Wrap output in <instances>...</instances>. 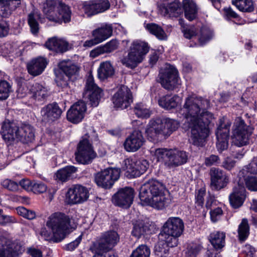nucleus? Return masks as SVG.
<instances>
[{"mask_svg": "<svg viewBox=\"0 0 257 257\" xmlns=\"http://www.w3.org/2000/svg\"><path fill=\"white\" fill-rule=\"evenodd\" d=\"M210 106L208 99L189 95L185 98L179 114L185 119V124L191 128V138L194 145L202 146L208 137V125L213 118L211 113L207 110Z\"/></svg>", "mask_w": 257, "mask_h": 257, "instance_id": "nucleus-1", "label": "nucleus"}, {"mask_svg": "<svg viewBox=\"0 0 257 257\" xmlns=\"http://www.w3.org/2000/svg\"><path fill=\"white\" fill-rule=\"evenodd\" d=\"M139 196L142 202L157 209L164 208L168 203L165 186L155 179H150L141 186Z\"/></svg>", "mask_w": 257, "mask_h": 257, "instance_id": "nucleus-2", "label": "nucleus"}, {"mask_svg": "<svg viewBox=\"0 0 257 257\" xmlns=\"http://www.w3.org/2000/svg\"><path fill=\"white\" fill-rule=\"evenodd\" d=\"M47 226L52 230L54 241L58 242L62 240L68 233L76 228L77 223L69 216L57 212L49 216Z\"/></svg>", "mask_w": 257, "mask_h": 257, "instance_id": "nucleus-3", "label": "nucleus"}, {"mask_svg": "<svg viewBox=\"0 0 257 257\" xmlns=\"http://www.w3.org/2000/svg\"><path fill=\"white\" fill-rule=\"evenodd\" d=\"M179 125L176 120L169 118H158L150 121L145 132L150 141H161L170 136Z\"/></svg>", "mask_w": 257, "mask_h": 257, "instance_id": "nucleus-4", "label": "nucleus"}, {"mask_svg": "<svg viewBox=\"0 0 257 257\" xmlns=\"http://www.w3.org/2000/svg\"><path fill=\"white\" fill-rule=\"evenodd\" d=\"M151 154L158 161L163 162L168 169H173L182 165L188 160L186 152L177 149H155L151 150Z\"/></svg>", "mask_w": 257, "mask_h": 257, "instance_id": "nucleus-5", "label": "nucleus"}, {"mask_svg": "<svg viewBox=\"0 0 257 257\" xmlns=\"http://www.w3.org/2000/svg\"><path fill=\"white\" fill-rule=\"evenodd\" d=\"M42 11L49 21L56 23H68L71 20L69 7L61 2L58 4L56 0H46Z\"/></svg>", "mask_w": 257, "mask_h": 257, "instance_id": "nucleus-6", "label": "nucleus"}, {"mask_svg": "<svg viewBox=\"0 0 257 257\" xmlns=\"http://www.w3.org/2000/svg\"><path fill=\"white\" fill-rule=\"evenodd\" d=\"M97 140V136L94 130H90L83 136L77 146L75 153L76 161L82 164H88L96 158L97 155L92 146L93 141Z\"/></svg>", "mask_w": 257, "mask_h": 257, "instance_id": "nucleus-7", "label": "nucleus"}, {"mask_svg": "<svg viewBox=\"0 0 257 257\" xmlns=\"http://www.w3.org/2000/svg\"><path fill=\"white\" fill-rule=\"evenodd\" d=\"M149 49L147 43L140 40L134 41L130 47L127 55L124 57L121 62L125 66L134 68L143 60Z\"/></svg>", "mask_w": 257, "mask_h": 257, "instance_id": "nucleus-8", "label": "nucleus"}, {"mask_svg": "<svg viewBox=\"0 0 257 257\" xmlns=\"http://www.w3.org/2000/svg\"><path fill=\"white\" fill-rule=\"evenodd\" d=\"M253 128L245 124L240 117L235 118L232 128V139L234 145L241 147L248 144L249 139L253 132Z\"/></svg>", "mask_w": 257, "mask_h": 257, "instance_id": "nucleus-9", "label": "nucleus"}, {"mask_svg": "<svg viewBox=\"0 0 257 257\" xmlns=\"http://www.w3.org/2000/svg\"><path fill=\"white\" fill-rule=\"evenodd\" d=\"M157 81L168 90H172L181 84L177 70L169 64H166L160 70Z\"/></svg>", "mask_w": 257, "mask_h": 257, "instance_id": "nucleus-10", "label": "nucleus"}, {"mask_svg": "<svg viewBox=\"0 0 257 257\" xmlns=\"http://www.w3.org/2000/svg\"><path fill=\"white\" fill-rule=\"evenodd\" d=\"M3 137L8 145H11L20 142V125L10 120H5L2 125Z\"/></svg>", "mask_w": 257, "mask_h": 257, "instance_id": "nucleus-11", "label": "nucleus"}, {"mask_svg": "<svg viewBox=\"0 0 257 257\" xmlns=\"http://www.w3.org/2000/svg\"><path fill=\"white\" fill-rule=\"evenodd\" d=\"M120 176V170L115 168H107L96 174L95 181L102 188L109 189Z\"/></svg>", "mask_w": 257, "mask_h": 257, "instance_id": "nucleus-12", "label": "nucleus"}, {"mask_svg": "<svg viewBox=\"0 0 257 257\" xmlns=\"http://www.w3.org/2000/svg\"><path fill=\"white\" fill-rule=\"evenodd\" d=\"M231 122L224 118H220L216 129V147L220 152L227 149Z\"/></svg>", "mask_w": 257, "mask_h": 257, "instance_id": "nucleus-13", "label": "nucleus"}, {"mask_svg": "<svg viewBox=\"0 0 257 257\" xmlns=\"http://www.w3.org/2000/svg\"><path fill=\"white\" fill-rule=\"evenodd\" d=\"M89 196V190L86 187L76 184L68 189L65 200L67 204L70 205L80 204L86 201Z\"/></svg>", "mask_w": 257, "mask_h": 257, "instance_id": "nucleus-14", "label": "nucleus"}, {"mask_svg": "<svg viewBox=\"0 0 257 257\" xmlns=\"http://www.w3.org/2000/svg\"><path fill=\"white\" fill-rule=\"evenodd\" d=\"M119 240V236L115 231H107L102 233L99 238L94 243V247L98 251L108 252L117 244Z\"/></svg>", "mask_w": 257, "mask_h": 257, "instance_id": "nucleus-15", "label": "nucleus"}, {"mask_svg": "<svg viewBox=\"0 0 257 257\" xmlns=\"http://www.w3.org/2000/svg\"><path fill=\"white\" fill-rule=\"evenodd\" d=\"M23 251L20 243L0 237V257H18Z\"/></svg>", "mask_w": 257, "mask_h": 257, "instance_id": "nucleus-16", "label": "nucleus"}, {"mask_svg": "<svg viewBox=\"0 0 257 257\" xmlns=\"http://www.w3.org/2000/svg\"><path fill=\"white\" fill-rule=\"evenodd\" d=\"M82 8L84 13L90 17L108 10L110 3L109 0H91L84 2Z\"/></svg>", "mask_w": 257, "mask_h": 257, "instance_id": "nucleus-17", "label": "nucleus"}, {"mask_svg": "<svg viewBox=\"0 0 257 257\" xmlns=\"http://www.w3.org/2000/svg\"><path fill=\"white\" fill-rule=\"evenodd\" d=\"M114 107L121 109L127 108L133 102V96L130 89L126 86H121L112 98Z\"/></svg>", "mask_w": 257, "mask_h": 257, "instance_id": "nucleus-18", "label": "nucleus"}, {"mask_svg": "<svg viewBox=\"0 0 257 257\" xmlns=\"http://www.w3.org/2000/svg\"><path fill=\"white\" fill-rule=\"evenodd\" d=\"M145 142L142 132L135 130L126 138L123 145L126 152H136L144 145Z\"/></svg>", "mask_w": 257, "mask_h": 257, "instance_id": "nucleus-19", "label": "nucleus"}, {"mask_svg": "<svg viewBox=\"0 0 257 257\" xmlns=\"http://www.w3.org/2000/svg\"><path fill=\"white\" fill-rule=\"evenodd\" d=\"M134 197V190L131 188L125 187L119 190L113 195L112 201L115 205L127 208L132 204Z\"/></svg>", "mask_w": 257, "mask_h": 257, "instance_id": "nucleus-20", "label": "nucleus"}, {"mask_svg": "<svg viewBox=\"0 0 257 257\" xmlns=\"http://www.w3.org/2000/svg\"><path fill=\"white\" fill-rule=\"evenodd\" d=\"M211 186L215 190H219L225 187L229 182L226 173L222 170L213 167L210 170Z\"/></svg>", "mask_w": 257, "mask_h": 257, "instance_id": "nucleus-21", "label": "nucleus"}, {"mask_svg": "<svg viewBox=\"0 0 257 257\" xmlns=\"http://www.w3.org/2000/svg\"><path fill=\"white\" fill-rule=\"evenodd\" d=\"M85 92L88 93L92 106H97L102 96V90L94 82L93 78L89 75L86 80Z\"/></svg>", "mask_w": 257, "mask_h": 257, "instance_id": "nucleus-22", "label": "nucleus"}, {"mask_svg": "<svg viewBox=\"0 0 257 257\" xmlns=\"http://www.w3.org/2000/svg\"><path fill=\"white\" fill-rule=\"evenodd\" d=\"M184 224L183 221L178 217H169L164 223L163 231L168 234L180 236L184 231Z\"/></svg>", "mask_w": 257, "mask_h": 257, "instance_id": "nucleus-23", "label": "nucleus"}, {"mask_svg": "<svg viewBox=\"0 0 257 257\" xmlns=\"http://www.w3.org/2000/svg\"><path fill=\"white\" fill-rule=\"evenodd\" d=\"M245 189L243 183L240 181L233 188L232 192L229 196L231 206L238 208L241 206L246 198Z\"/></svg>", "mask_w": 257, "mask_h": 257, "instance_id": "nucleus-24", "label": "nucleus"}, {"mask_svg": "<svg viewBox=\"0 0 257 257\" xmlns=\"http://www.w3.org/2000/svg\"><path fill=\"white\" fill-rule=\"evenodd\" d=\"M62 113V110L56 102L48 104L41 109L42 120L45 122L53 121L59 118Z\"/></svg>", "mask_w": 257, "mask_h": 257, "instance_id": "nucleus-25", "label": "nucleus"}, {"mask_svg": "<svg viewBox=\"0 0 257 257\" xmlns=\"http://www.w3.org/2000/svg\"><path fill=\"white\" fill-rule=\"evenodd\" d=\"M86 110L85 103L82 101H79L74 103L68 110L67 113V118L70 122L77 123L83 118Z\"/></svg>", "mask_w": 257, "mask_h": 257, "instance_id": "nucleus-26", "label": "nucleus"}, {"mask_svg": "<svg viewBox=\"0 0 257 257\" xmlns=\"http://www.w3.org/2000/svg\"><path fill=\"white\" fill-rule=\"evenodd\" d=\"M47 65V60L44 57L34 59L27 64L28 72L34 76L39 75L43 72Z\"/></svg>", "mask_w": 257, "mask_h": 257, "instance_id": "nucleus-27", "label": "nucleus"}, {"mask_svg": "<svg viewBox=\"0 0 257 257\" xmlns=\"http://www.w3.org/2000/svg\"><path fill=\"white\" fill-rule=\"evenodd\" d=\"M59 67L60 69L69 79L75 78L79 74L80 67L75 63L71 60L61 61Z\"/></svg>", "mask_w": 257, "mask_h": 257, "instance_id": "nucleus-28", "label": "nucleus"}, {"mask_svg": "<svg viewBox=\"0 0 257 257\" xmlns=\"http://www.w3.org/2000/svg\"><path fill=\"white\" fill-rule=\"evenodd\" d=\"M21 4V0H0V16L8 18Z\"/></svg>", "mask_w": 257, "mask_h": 257, "instance_id": "nucleus-29", "label": "nucleus"}, {"mask_svg": "<svg viewBox=\"0 0 257 257\" xmlns=\"http://www.w3.org/2000/svg\"><path fill=\"white\" fill-rule=\"evenodd\" d=\"M29 92L35 100L42 101L45 100L48 96L47 88L39 83H34L31 85Z\"/></svg>", "mask_w": 257, "mask_h": 257, "instance_id": "nucleus-30", "label": "nucleus"}, {"mask_svg": "<svg viewBox=\"0 0 257 257\" xmlns=\"http://www.w3.org/2000/svg\"><path fill=\"white\" fill-rule=\"evenodd\" d=\"M20 142L23 143L32 142L35 139V129L29 123L20 125Z\"/></svg>", "mask_w": 257, "mask_h": 257, "instance_id": "nucleus-31", "label": "nucleus"}, {"mask_svg": "<svg viewBox=\"0 0 257 257\" xmlns=\"http://www.w3.org/2000/svg\"><path fill=\"white\" fill-rule=\"evenodd\" d=\"M161 10L164 13V16L169 15L170 17H178L183 14L182 5L178 2H174L161 6Z\"/></svg>", "mask_w": 257, "mask_h": 257, "instance_id": "nucleus-32", "label": "nucleus"}, {"mask_svg": "<svg viewBox=\"0 0 257 257\" xmlns=\"http://www.w3.org/2000/svg\"><path fill=\"white\" fill-rule=\"evenodd\" d=\"M137 161L135 158L125 159L122 164V169L126 171V175L130 178L139 176V169L137 168Z\"/></svg>", "mask_w": 257, "mask_h": 257, "instance_id": "nucleus-33", "label": "nucleus"}, {"mask_svg": "<svg viewBox=\"0 0 257 257\" xmlns=\"http://www.w3.org/2000/svg\"><path fill=\"white\" fill-rule=\"evenodd\" d=\"M183 7L185 17L188 20L192 21L197 18L198 8L193 1L183 0Z\"/></svg>", "mask_w": 257, "mask_h": 257, "instance_id": "nucleus-34", "label": "nucleus"}, {"mask_svg": "<svg viewBox=\"0 0 257 257\" xmlns=\"http://www.w3.org/2000/svg\"><path fill=\"white\" fill-rule=\"evenodd\" d=\"M112 33V28L110 25L105 24L93 31L92 36L96 38L100 43L109 37Z\"/></svg>", "mask_w": 257, "mask_h": 257, "instance_id": "nucleus-35", "label": "nucleus"}, {"mask_svg": "<svg viewBox=\"0 0 257 257\" xmlns=\"http://www.w3.org/2000/svg\"><path fill=\"white\" fill-rule=\"evenodd\" d=\"M98 77L102 80L112 77L114 74V69L109 61L100 63L97 70Z\"/></svg>", "mask_w": 257, "mask_h": 257, "instance_id": "nucleus-36", "label": "nucleus"}, {"mask_svg": "<svg viewBox=\"0 0 257 257\" xmlns=\"http://www.w3.org/2000/svg\"><path fill=\"white\" fill-rule=\"evenodd\" d=\"M225 233L220 231H214L210 234L209 241L216 250L221 249L225 244Z\"/></svg>", "mask_w": 257, "mask_h": 257, "instance_id": "nucleus-37", "label": "nucleus"}, {"mask_svg": "<svg viewBox=\"0 0 257 257\" xmlns=\"http://www.w3.org/2000/svg\"><path fill=\"white\" fill-rule=\"evenodd\" d=\"M180 98L178 95L171 96L165 95L161 97L158 100L159 105L166 109L175 108L179 103Z\"/></svg>", "mask_w": 257, "mask_h": 257, "instance_id": "nucleus-38", "label": "nucleus"}, {"mask_svg": "<svg viewBox=\"0 0 257 257\" xmlns=\"http://www.w3.org/2000/svg\"><path fill=\"white\" fill-rule=\"evenodd\" d=\"M77 171V168L73 166H68L57 171L55 174L56 180L66 182Z\"/></svg>", "mask_w": 257, "mask_h": 257, "instance_id": "nucleus-39", "label": "nucleus"}, {"mask_svg": "<svg viewBox=\"0 0 257 257\" xmlns=\"http://www.w3.org/2000/svg\"><path fill=\"white\" fill-rule=\"evenodd\" d=\"M149 231V224L143 220H138L134 223L132 234L134 237L139 238L141 236L147 233Z\"/></svg>", "mask_w": 257, "mask_h": 257, "instance_id": "nucleus-40", "label": "nucleus"}, {"mask_svg": "<svg viewBox=\"0 0 257 257\" xmlns=\"http://www.w3.org/2000/svg\"><path fill=\"white\" fill-rule=\"evenodd\" d=\"M145 28L151 34L155 36L158 39L164 40L167 39L166 34L159 25L155 23H149L146 25Z\"/></svg>", "mask_w": 257, "mask_h": 257, "instance_id": "nucleus-41", "label": "nucleus"}, {"mask_svg": "<svg viewBox=\"0 0 257 257\" xmlns=\"http://www.w3.org/2000/svg\"><path fill=\"white\" fill-rule=\"evenodd\" d=\"M232 3L242 12L250 13L254 10L252 0H233Z\"/></svg>", "mask_w": 257, "mask_h": 257, "instance_id": "nucleus-42", "label": "nucleus"}, {"mask_svg": "<svg viewBox=\"0 0 257 257\" xmlns=\"http://www.w3.org/2000/svg\"><path fill=\"white\" fill-rule=\"evenodd\" d=\"M180 236H175L172 234H168L165 233L164 231L159 234V237L160 240L165 242V245L167 247H173L176 246L178 244V237ZM163 245L164 244H162Z\"/></svg>", "mask_w": 257, "mask_h": 257, "instance_id": "nucleus-43", "label": "nucleus"}, {"mask_svg": "<svg viewBox=\"0 0 257 257\" xmlns=\"http://www.w3.org/2000/svg\"><path fill=\"white\" fill-rule=\"evenodd\" d=\"M249 227L247 219L243 218L238 228L239 240L244 241L249 235Z\"/></svg>", "mask_w": 257, "mask_h": 257, "instance_id": "nucleus-44", "label": "nucleus"}, {"mask_svg": "<svg viewBox=\"0 0 257 257\" xmlns=\"http://www.w3.org/2000/svg\"><path fill=\"white\" fill-rule=\"evenodd\" d=\"M40 19V15L37 13L32 12L28 15V22L33 34H37L39 30L38 20Z\"/></svg>", "mask_w": 257, "mask_h": 257, "instance_id": "nucleus-45", "label": "nucleus"}, {"mask_svg": "<svg viewBox=\"0 0 257 257\" xmlns=\"http://www.w3.org/2000/svg\"><path fill=\"white\" fill-rule=\"evenodd\" d=\"M12 91V85L7 81L0 80V101L7 99Z\"/></svg>", "mask_w": 257, "mask_h": 257, "instance_id": "nucleus-46", "label": "nucleus"}, {"mask_svg": "<svg viewBox=\"0 0 257 257\" xmlns=\"http://www.w3.org/2000/svg\"><path fill=\"white\" fill-rule=\"evenodd\" d=\"M151 250L146 245L142 244L134 250L130 257H150Z\"/></svg>", "mask_w": 257, "mask_h": 257, "instance_id": "nucleus-47", "label": "nucleus"}, {"mask_svg": "<svg viewBox=\"0 0 257 257\" xmlns=\"http://www.w3.org/2000/svg\"><path fill=\"white\" fill-rule=\"evenodd\" d=\"M247 173L250 174H257V157L252 159L251 162L247 166H244L239 172V176L244 177Z\"/></svg>", "mask_w": 257, "mask_h": 257, "instance_id": "nucleus-48", "label": "nucleus"}, {"mask_svg": "<svg viewBox=\"0 0 257 257\" xmlns=\"http://www.w3.org/2000/svg\"><path fill=\"white\" fill-rule=\"evenodd\" d=\"M212 31L206 27H203L200 29V35L199 37V42L200 45H203L211 40L213 37Z\"/></svg>", "mask_w": 257, "mask_h": 257, "instance_id": "nucleus-49", "label": "nucleus"}, {"mask_svg": "<svg viewBox=\"0 0 257 257\" xmlns=\"http://www.w3.org/2000/svg\"><path fill=\"white\" fill-rule=\"evenodd\" d=\"M135 114L139 117L148 118L150 117V110L143 103L137 104L134 108Z\"/></svg>", "mask_w": 257, "mask_h": 257, "instance_id": "nucleus-50", "label": "nucleus"}, {"mask_svg": "<svg viewBox=\"0 0 257 257\" xmlns=\"http://www.w3.org/2000/svg\"><path fill=\"white\" fill-rule=\"evenodd\" d=\"M244 180L246 188L252 191H257V177L249 176L245 177L244 175Z\"/></svg>", "mask_w": 257, "mask_h": 257, "instance_id": "nucleus-51", "label": "nucleus"}, {"mask_svg": "<svg viewBox=\"0 0 257 257\" xmlns=\"http://www.w3.org/2000/svg\"><path fill=\"white\" fill-rule=\"evenodd\" d=\"M17 212L19 215L28 219L32 220L36 217V213L34 211L28 210L24 207H18Z\"/></svg>", "mask_w": 257, "mask_h": 257, "instance_id": "nucleus-52", "label": "nucleus"}, {"mask_svg": "<svg viewBox=\"0 0 257 257\" xmlns=\"http://www.w3.org/2000/svg\"><path fill=\"white\" fill-rule=\"evenodd\" d=\"M32 185V191L35 194L43 193L47 189L46 185L41 181L34 180Z\"/></svg>", "mask_w": 257, "mask_h": 257, "instance_id": "nucleus-53", "label": "nucleus"}, {"mask_svg": "<svg viewBox=\"0 0 257 257\" xmlns=\"http://www.w3.org/2000/svg\"><path fill=\"white\" fill-rule=\"evenodd\" d=\"M2 185L4 188L11 191H16L19 188V185L17 183L8 179L3 181Z\"/></svg>", "mask_w": 257, "mask_h": 257, "instance_id": "nucleus-54", "label": "nucleus"}, {"mask_svg": "<svg viewBox=\"0 0 257 257\" xmlns=\"http://www.w3.org/2000/svg\"><path fill=\"white\" fill-rule=\"evenodd\" d=\"M119 46V42L115 39H113L103 45L106 53H111L116 50Z\"/></svg>", "mask_w": 257, "mask_h": 257, "instance_id": "nucleus-55", "label": "nucleus"}, {"mask_svg": "<svg viewBox=\"0 0 257 257\" xmlns=\"http://www.w3.org/2000/svg\"><path fill=\"white\" fill-rule=\"evenodd\" d=\"M222 210L220 207H217L210 211V218L212 222H215L218 221L222 216Z\"/></svg>", "mask_w": 257, "mask_h": 257, "instance_id": "nucleus-56", "label": "nucleus"}, {"mask_svg": "<svg viewBox=\"0 0 257 257\" xmlns=\"http://www.w3.org/2000/svg\"><path fill=\"white\" fill-rule=\"evenodd\" d=\"M59 39L56 37H53L49 39L46 43L45 46L48 49L57 52L58 49L57 45Z\"/></svg>", "mask_w": 257, "mask_h": 257, "instance_id": "nucleus-57", "label": "nucleus"}, {"mask_svg": "<svg viewBox=\"0 0 257 257\" xmlns=\"http://www.w3.org/2000/svg\"><path fill=\"white\" fill-rule=\"evenodd\" d=\"M57 47V52L60 53L65 52L71 48L68 42L61 39H59Z\"/></svg>", "mask_w": 257, "mask_h": 257, "instance_id": "nucleus-58", "label": "nucleus"}, {"mask_svg": "<svg viewBox=\"0 0 257 257\" xmlns=\"http://www.w3.org/2000/svg\"><path fill=\"white\" fill-rule=\"evenodd\" d=\"M206 194V191L205 189L201 188L199 189L196 194L195 200L196 203L199 206H202L204 204V196Z\"/></svg>", "mask_w": 257, "mask_h": 257, "instance_id": "nucleus-59", "label": "nucleus"}, {"mask_svg": "<svg viewBox=\"0 0 257 257\" xmlns=\"http://www.w3.org/2000/svg\"><path fill=\"white\" fill-rule=\"evenodd\" d=\"M2 213L3 210L1 209L0 212V224L5 225L8 223L16 222L15 219L12 216L4 215Z\"/></svg>", "mask_w": 257, "mask_h": 257, "instance_id": "nucleus-60", "label": "nucleus"}, {"mask_svg": "<svg viewBox=\"0 0 257 257\" xmlns=\"http://www.w3.org/2000/svg\"><path fill=\"white\" fill-rule=\"evenodd\" d=\"M236 164V161L227 157L222 162V166L226 170L230 171L233 169Z\"/></svg>", "mask_w": 257, "mask_h": 257, "instance_id": "nucleus-61", "label": "nucleus"}, {"mask_svg": "<svg viewBox=\"0 0 257 257\" xmlns=\"http://www.w3.org/2000/svg\"><path fill=\"white\" fill-rule=\"evenodd\" d=\"M149 167V163L146 160H142L137 162V168L139 169V176L147 171Z\"/></svg>", "mask_w": 257, "mask_h": 257, "instance_id": "nucleus-62", "label": "nucleus"}, {"mask_svg": "<svg viewBox=\"0 0 257 257\" xmlns=\"http://www.w3.org/2000/svg\"><path fill=\"white\" fill-rule=\"evenodd\" d=\"M219 158L217 156L211 155L205 159L204 164L207 166H211L218 163Z\"/></svg>", "mask_w": 257, "mask_h": 257, "instance_id": "nucleus-63", "label": "nucleus"}, {"mask_svg": "<svg viewBox=\"0 0 257 257\" xmlns=\"http://www.w3.org/2000/svg\"><path fill=\"white\" fill-rule=\"evenodd\" d=\"M27 253L32 257H43L42 251L39 248L34 247L28 248Z\"/></svg>", "mask_w": 257, "mask_h": 257, "instance_id": "nucleus-64", "label": "nucleus"}]
</instances>
